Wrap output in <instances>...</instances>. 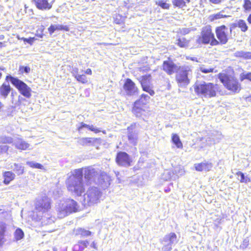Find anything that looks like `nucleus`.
Here are the masks:
<instances>
[{
	"label": "nucleus",
	"mask_w": 251,
	"mask_h": 251,
	"mask_svg": "<svg viewBox=\"0 0 251 251\" xmlns=\"http://www.w3.org/2000/svg\"><path fill=\"white\" fill-rule=\"evenodd\" d=\"M82 172V177L84 178L88 184H91L94 182L100 186L102 188L105 189L110 185V177L106 173L101 172L99 169L88 167L84 168L77 169Z\"/></svg>",
	"instance_id": "f257e3e1"
},
{
	"label": "nucleus",
	"mask_w": 251,
	"mask_h": 251,
	"mask_svg": "<svg viewBox=\"0 0 251 251\" xmlns=\"http://www.w3.org/2000/svg\"><path fill=\"white\" fill-rule=\"evenodd\" d=\"M68 190L76 196H80L85 191L82 172L75 170L66 182Z\"/></svg>",
	"instance_id": "f03ea898"
},
{
	"label": "nucleus",
	"mask_w": 251,
	"mask_h": 251,
	"mask_svg": "<svg viewBox=\"0 0 251 251\" xmlns=\"http://www.w3.org/2000/svg\"><path fill=\"white\" fill-rule=\"evenodd\" d=\"M195 93L199 96L206 98L215 97L219 90L217 84L212 83H196L194 86Z\"/></svg>",
	"instance_id": "7ed1b4c3"
},
{
	"label": "nucleus",
	"mask_w": 251,
	"mask_h": 251,
	"mask_svg": "<svg viewBox=\"0 0 251 251\" xmlns=\"http://www.w3.org/2000/svg\"><path fill=\"white\" fill-rule=\"evenodd\" d=\"M56 209L58 217L63 218L73 212L77 211L78 206L74 200L68 199L60 201L56 206Z\"/></svg>",
	"instance_id": "20e7f679"
},
{
	"label": "nucleus",
	"mask_w": 251,
	"mask_h": 251,
	"mask_svg": "<svg viewBox=\"0 0 251 251\" xmlns=\"http://www.w3.org/2000/svg\"><path fill=\"white\" fill-rule=\"evenodd\" d=\"M192 71L189 66H182L177 70L176 80L180 87H185L190 83Z\"/></svg>",
	"instance_id": "39448f33"
},
{
	"label": "nucleus",
	"mask_w": 251,
	"mask_h": 251,
	"mask_svg": "<svg viewBox=\"0 0 251 251\" xmlns=\"http://www.w3.org/2000/svg\"><path fill=\"white\" fill-rule=\"evenodd\" d=\"M101 197V192L99 188L95 187H90L83 196L84 204L91 206L97 203L100 201Z\"/></svg>",
	"instance_id": "423d86ee"
},
{
	"label": "nucleus",
	"mask_w": 251,
	"mask_h": 251,
	"mask_svg": "<svg viewBox=\"0 0 251 251\" xmlns=\"http://www.w3.org/2000/svg\"><path fill=\"white\" fill-rule=\"evenodd\" d=\"M199 44H207L210 43L212 46L218 44L219 42L214 38V34L212 33L211 27L206 26L202 28L201 36H199L197 40Z\"/></svg>",
	"instance_id": "0eeeda50"
},
{
	"label": "nucleus",
	"mask_w": 251,
	"mask_h": 251,
	"mask_svg": "<svg viewBox=\"0 0 251 251\" xmlns=\"http://www.w3.org/2000/svg\"><path fill=\"white\" fill-rule=\"evenodd\" d=\"M220 81L228 90L234 93H238L240 90V85L233 77H230L225 74L219 75Z\"/></svg>",
	"instance_id": "6e6552de"
},
{
	"label": "nucleus",
	"mask_w": 251,
	"mask_h": 251,
	"mask_svg": "<svg viewBox=\"0 0 251 251\" xmlns=\"http://www.w3.org/2000/svg\"><path fill=\"white\" fill-rule=\"evenodd\" d=\"M6 79L9 80L24 96L26 98L30 97L31 89L25 83L11 76H7Z\"/></svg>",
	"instance_id": "1a4fd4ad"
},
{
	"label": "nucleus",
	"mask_w": 251,
	"mask_h": 251,
	"mask_svg": "<svg viewBox=\"0 0 251 251\" xmlns=\"http://www.w3.org/2000/svg\"><path fill=\"white\" fill-rule=\"evenodd\" d=\"M50 208V200L48 197L43 196L37 200L35 203V209L38 212L45 213Z\"/></svg>",
	"instance_id": "9d476101"
},
{
	"label": "nucleus",
	"mask_w": 251,
	"mask_h": 251,
	"mask_svg": "<svg viewBox=\"0 0 251 251\" xmlns=\"http://www.w3.org/2000/svg\"><path fill=\"white\" fill-rule=\"evenodd\" d=\"M116 162L119 165L126 167L130 166L131 160L126 152H120L117 155Z\"/></svg>",
	"instance_id": "9b49d317"
},
{
	"label": "nucleus",
	"mask_w": 251,
	"mask_h": 251,
	"mask_svg": "<svg viewBox=\"0 0 251 251\" xmlns=\"http://www.w3.org/2000/svg\"><path fill=\"white\" fill-rule=\"evenodd\" d=\"M228 30V28L225 25L218 27L216 29L217 37L222 44H225L227 42V34Z\"/></svg>",
	"instance_id": "f8f14e48"
},
{
	"label": "nucleus",
	"mask_w": 251,
	"mask_h": 251,
	"mask_svg": "<svg viewBox=\"0 0 251 251\" xmlns=\"http://www.w3.org/2000/svg\"><path fill=\"white\" fill-rule=\"evenodd\" d=\"M217 136H218L217 138L212 137L201 138V143L200 145L201 148H203L207 146H211L212 145L219 143L220 140L223 138V136L222 134L218 133H217Z\"/></svg>",
	"instance_id": "ddd939ff"
},
{
	"label": "nucleus",
	"mask_w": 251,
	"mask_h": 251,
	"mask_svg": "<svg viewBox=\"0 0 251 251\" xmlns=\"http://www.w3.org/2000/svg\"><path fill=\"white\" fill-rule=\"evenodd\" d=\"M13 145L16 149L21 151L31 149V148H30V145L23 139L20 137L15 138Z\"/></svg>",
	"instance_id": "4468645a"
},
{
	"label": "nucleus",
	"mask_w": 251,
	"mask_h": 251,
	"mask_svg": "<svg viewBox=\"0 0 251 251\" xmlns=\"http://www.w3.org/2000/svg\"><path fill=\"white\" fill-rule=\"evenodd\" d=\"M37 8L45 10L50 9L52 7L53 0H33Z\"/></svg>",
	"instance_id": "2eb2a0df"
},
{
	"label": "nucleus",
	"mask_w": 251,
	"mask_h": 251,
	"mask_svg": "<svg viewBox=\"0 0 251 251\" xmlns=\"http://www.w3.org/2000/svg\"><path fill=\"white\" fill-rule=\"evenodd\" d=\"M150 77V75H145L143 76H142L140 81L143 90L144 91L148 92L150 95L153 96L154 94V92L152 89L151 87L149 85Z\"/></svg>",
	"instance_id": "dca6fc26"
},
{
	"label": "nucleus",
	"mask_w": 251,
	"mask_h": 251,
	"mask_svg": "<svg viewBox=\"0 0 251 251\" xmlns=\"http://www.w3.org/2000/svg\"><path fill=\"white\" fill-rule=\"evenodd\" d=\"M124 89L127 94L130 95H133L137 90V88L135 86L134 83L129 78L126 80L124 85Z\"/></svg>",
	"instance_id": "f3484780"
},
{
	"label": "nucleus",
	"mask_w": 251,
	"mask_h": 251,
	"mask_svg": "<svg viewBox=\"0 0 251 251\" xmlns=\"http://www.w3.org/2000/svg\"><path fill=\"white\" fill-rule=\"evenodd\" d=\"M163 69L167 74L171 75L177 70V67L173 62L166 61L164 62Z\"/></svg>",
	"instance_id": "a211bd4d"
},
{
	"label": "nucleus",
	"mask_w": 251,
	"mask_h": 251,
	"mask_svg": "<svg viewBox=\"0 0 251 251\" xmlns=\"http://www.w3.org/2000/svg\"><path fill=\"white\" fill-rule=\"evenodd\" d=\"M65 30L69 31V28L67 25H51L49 28L48 31L50 35H51L55 31Z\"/></svg>",
	"instance_id": "6ab92c4d"
},
{
	"label": "nucleus",
	"mask_w": 251,
	"mask_h": 251,
	"mask_svg": "<svg viewBox=\"0 0 251 251\" xmlns=\"http://www.w3.org/2000/svg\"><path fill=\"white\" fill-rule=\"evenodd\" d=\"M195 168L198 171H209L212 168V164L211 163L202 162L199 164H196Z\"/></svg>",
	"instance_id": "aec40b11"
},
{
	"label": "nucleus",
	"mask_w": 251,
	"mask_h": 251,
	"mask_svg": "<svg viewBox=\"0 0 251 251\" xmlns=\"http://www.w3.org/2000/svg\"><path fill=\"white\" fill-rule=\"evenodd\" d=\"M11 88L9 84L3 83L0 87V94L4 98H6L10 92Z\"/></svg>",
	"instance_id": "412c9836"
},
{
	"label": "nucleus",
	"mask_w": 251,
	"mask_h": 251,
	"mask_svg": "<svg viewBox=\"0 0 251 251\" xmlns=\"http://www.w3.org/2000/svg\"><path fill=\"white\" fill-rule=\"evenodd\" d=\"M164 241L169 242V245H172L173 244L176 243V235L175 233H171L168 235H166L164 239Z\"/></svg>",
	"instance_id": "4be33fe9"
},
{
	"label": "nucleus",
	"mask_w": 251,
	"mask_h": 251,
	"mask_svg": "<svg viewBox=\"0 0 251 251\" xmlns=\"http://www.w3.org/2000/svg\"><path fill=\"white\" fill-rule=\"evenodd\" d=\"M6 229V224L0 221V245H1L4 242V236Z\"/></svg>",
	"instance_id": "5701e85b"
},
{
	"label": "nucleus",
	"mask_w": 251,
	"mask_h": 251,
	"mask_svg": "<svg viewBox=\"0 0 251 251\" xmlns=\"http://www.w3.org/2000/svg\"><path fill=\"white\" fill-rule=\"evenodd\" d=\"M3 176L4 180L3 182L5 184H8L11 181L14 179L15 177V175L11 172H5L4 173Z\"/></svg>",
	"instance_id": "b1692460"
},
{
	"label": "nucleus",
	"mask_w": 251,
	"mask_h": 251,
	"mask_svg": "<svg viewBox=\"0 0 251 251\" xmlns=\"http://www.w3.org/2000/svg\"><path fill=\"white\" fill-rule=\"evenodd\" d=\"M150 99V97L145 94H142L141 96L140 99L135 102V105H141L147 104Z\"/></svg>",
	"instance_id": "393cba45"
},
{
	"label": "nucleus",
	"mask_w": 251,
	"mask_h": 251,
	"mask_svg": "<svg viewBox=\"0 0 251 251\" xmlns=\"http://www.w3.org/2000/svg\"><path fill=\"white\" fill-rule=\"evenodd\" d=\"M172 142L176 145L178 149L182 148L183 145L181 143L179 137L176 134L173 133L172 135Z\"/></svg>",
	"instance_id": "a878e982"
},
{
	"label": "nucleus",
	"mask_w": 251,
	"mask_h": 251,
	"mask_svg": "<svg viewBox=\"0 0 251 251\" xmlns=\"http://www.w3.org/2000/svg\"><path fill=\"white\" fill-rule=\"evenodd\" d=\"M235 26L239 27L243 32H245L248 30V26L245 21L239 20L235 24Z\"/></svg>",
	"instance_id": "bb28decb"
},
{
	"label": "nucleus",
	"mask_w": 251,
	"mask_h": 251,
	"mask_svg": "<svg viewBox=\"0 0 251 251\" xmlns=\"http://www.w3.org/2000/svg\"><path fill=\"white\" fill-rule=\"evenodd\" d=\"M237 56L242 57L246 59H251V51H238L236 52Z\"/></svg>",
	"instance_id": "cd10ccee"
},
{
	"label": "nucleus",
	"mask_w": 251,
	"mask_h": 251,
	"mask_svg": "<svg viewBox=\"0 0 251 251\" xmlns=\"http://www.w3.org/2000/svg\"><path fill=\"white\" fill-rule=\"evenodd\" d=\"M76 234L80 235L81 237H87L91 235V232L89 230L80 228L76 230Z\"/></svg>",
	"instance_id": "c85d7f7f"
},
{
	"label": "nucleus",
	"mask_w": 251,
	"mask_h": 251,
	"mask_svg": "<svg viewBox=\"0 0 251 251\" xmlns=\"http://www.w3.org/2000/svg\"><path fill=\"white\" fill-rule=\"evenodd\" d=\"M89 245V242L87 240H80L78 242V244L75 246V248L78 246V250L82 251L86 248Z\"/></svg>",
	"instance_id": "c756f323"
},
{
	"label": "nucleus",
	"mask_w": 251,
	"mask_h": 251,
	"mask_svg": "<svg viewBox=\"0 0 251 251\" xmlns=\"http://www.w3.org/2000/svg\"><path fill=\"white\" fill-rule=\"evenodd\" d=\"M226 15L223 14V12H220L218 13L212 14L209 16V19L211 21H214L215 20L219 19L222 18L227 17Z\"/></svg>",
	"instance_id": "7c9ffc66"
},
{
	"label": "nucleus",
	"mask_w": 251,
	"mask_h": 251,
	"mask_svg": "<svg viewBox=\"0 0 251 251\" xmlns=\"http://www.w3.org/2000/svg\"><path fill=\"white\" fill-rule=\"evenodd\" d=\"M14 142L13 139L11 137L2 136L0 137V143L11 144Z\"/></svg>",
	"instance_id": "2f4dec72"
},
{
	"label": "nucleus",
	"mask_w": 251,
	"mask_h": 251,
	"mask_svg": "<svg viewBox=\"0 0 251 251\" xmlns=\"http://www.w3.org/2000/svg\"><path fill=\"white\" fill-rule=\"evenodd\" d=\"M140 106L141 105H135V103H134V106L133 108L132 112L137 117L141 116L143 112H144L142 109L140 107Z\"/></svg>",
	"instance_id": "473e14b6"
},
{
	"label": "nucleus",
	"mask_w": 251,
	"mask_h": 251,
	"mask_svg": "<svg viewBox=\"0 0 251 251\" xmlns=\"http://www.w3.org/2000/svg\"><path fill=\"white\" fill-rule=\"evenodd\" d=\"M94 139L91 138H82L79 139V143L82 145H86L88 144H91L93 143Z\"/></svg>",
	"instance_id": "72a5a7b5"
},
{
	"label": "nucleus",
	"mask_w": 251,
	"mask_h": 251,
	"mask_svg": "<svg viewBox=\"0 0 251 251\" xmlns=\"http://www.w3.org/2000/svg\"><path fill=\"white\" fill-rule=\"evenodd\" d=\"M26 164L31 168L40 169H44V167L42 165L34 161H27L26 162Z\"/></svg>",
	"instance_id": "f704fd0d"
},
{
	"label": "nucleus",
	"mask_w": 251,
	"mask_h": 251,
	"mask_svg": "<svg viewBox=\"0 0 251 251\" xmlns=\"http://www.w3.org/2000/svg\"><path fill=\"white\" fill-rule=\"evenodd\" d=\"M14 235L17 240H19L23 238L24 236V233L23 230L20 228H17L14 233Z\"/></svg>",
	"instance_id": "c9c22d12"
},
{
	"label": "nucleus",
	"mask_w": 251,
	"mask_h": 251,
	"mask_svg": "<svg viewBox=\"0 0 251 251\" xmlns=\"http://www.w3.org/2000/svg\"><path fill=\"white\" fill-rule=\"evenodd\" d=\"M237 178L241 182L247 183L249 181V179L247 177H245L244 174L241 172H238L236 173Z\"/></svg>",
	"instance_id": "e433bc0d"
},
{
	"label": "nucleus",
	"mask_w": 251,
	"mask_h": 251,
	"mask_svg": "<svg viewBox=\"0 0 251 251\" xmlns=\"http://www.w3.org/2000/svg\"><path fill=\"white\" fill-rule=\"evenodd\" d=\"M177 44L180 47L185 48L188 47L189 42L186 39L182 38L178 39Z\"/></svg>",
	"instance_id": "4c0bfd02"
},
{
	"label": "nucleus",
	"mask_w": 251,
	"mask_h": 251,
	"mask_svg": "<svg viewBox=\"0 0 251 251\" xmlns=\"http://www.w3.org/2000/svg\"><path fill=\"white\" fill-rule=\"evenodd\" d=\"M128 140L133 145H135L136 144L137 137V134L135 133L130 132L128 135Z\"/></svg>",
	"instance_id": "58836bf2"
},
{
	"label": "nucleus",
	"mask_w": 251,
	"mask_h": 251,
	"mask_svg": "<svg viewBox=\"0 0 251 251\" xmlns=\"http://www.w3.org/2000/svg\"><path fill=\"white\" fill-rule=\"evenodd\" d=\"M174 5L179 8H182L185 6V2L184 0H173Z\"/></svg>",
	"instance_id": "ea45409f"
},
{
	"label": "nucleus",
	"mask_w": 251,
	"mask_h": 251,
	"mask_svg": "<svg viewBox=\"0 0 251 251\" xmlns=\"http://www.w3.org/2000/svg\"><path fill=\"white\" fill-rule=\"evenodd\" d=\"M75 78L77 81L82 83H86L88 82L87 78L84 75H76Z\"/></svg>",
	"instance_id": "a19ab883"
},
{
	"label": "nucleus",
	"mask_w": 251,
	"mask_h": 251,
	"mask_svg": "<svg viewBox=\"0 0 251 251\" xmlns=\"http://www.w3.org/2000/svg\"><path fill=\"white\" fill-rule=\"evenodd\" d=\"M156 4L160 6L163 9H168L170 7V4L164 2L162 0H158L156 1Z\"/></svg>",
	"instance_id": "79ce46f5"
},
{
	"label": "nucleus",
	"mask_w": 251,
	"mask_h": 251,
	"mask_svg": "<svg viewBox=\"0 0 251 251\" xmlns=\"http://www.w3.org/2000/svg\"><path fill=\"white\" fill-rule=\"evenodd\" d=\"M14 170H15L18 175L22 174L24 171V167L21 164H15Z\"/></svg>",
	"instance_id": "37998d69"
},
{
	"label": "nucleus",
	"mask_w": 251,
	"mask_h": 251,
	"mask_svg": "<svg viewBox=\"0 0 251 251\" xmlns=\"http://www.w3.org/2000/svg\"><path fill=\"white\" fill-rule=\"evenodd\" d=\"M244 3L243 7L245 11H250L251 10V1L250 0H244Z\"/></svg>",
	"instance_id": "c03bdc74"
},
{
	"label": "nucleus",
	"mask_w": 251,
	"mask_h": 251,
	"mask_svg": "<svg viewBox=\"0 0 251 251\" xmlns=\"http://www.w3.org/2000/svg\"><path fill=\"white\" fill-rule=\"evenodd\" d=\"M247 79L251 81V73H248L247 74L242 73L240 75V79L241 81Z\"/></svg>",
	"instance_id": "a18cd8bd"
},
{
	"label": "nucleus",
	"mask_w": 251,
	"mask_h": 251,
	"mask_svg": "<svg viewBox=\"0 0 251 251\" xmlns=\"http://www.w3.org/2000/svg\"><path fill=\"white\" fill-rule=\"evenodd\" d=\"M163 179L168 180L171 178V173L169 171H165L162 176Z\"/></svg>",
	"instance_id": "49530a36"
},
{
	"label": "nucleus",
	"mask_w": 251,
	"mask_h": 251,
	"mask_svg": "<svg viewBox=\"0 0 251 251\" xmlns=\"http://www.w3.org/2000/svg\"><path fill=\"white\" fill-rule=\"evenodd\" d=\"M200 70L203 73H208L210 72H212L213 71V68H206L204 66H201L200 67Z\"/></svg>",
	"instance_id": "de8ad7c7"
},
{
	"label": "nucleus",
	"mask_w": 251,
	"mask_h": 251,
	"mask_svg": "<svg viewBox=\"0 0 251 251\" xmlns=\"http://www.w3.org/2000/svg\"><path fill=\"white\" fill-rule=\"evenodd\" d=\"M19 71L21 73H23L24 72H25V73L27 74L30 71V68H29V67H28L27 66H25V67L21 66L19 69Z\"/></svg>",
	"instance_id": "09e8293b"
},
{
	"label": "nucleus",
	"mask_w": 251,
	"mask_h": 251,
	"mask_svg": "<svg viewBox=\"0 0 251 251\" xmlns=\"http://www.w3.org/2000/svg\"><path fill=\"white\" fill-rule=\"evenodd\" d=\"M9 148V146L6 145H0V153H3L6 152L8 151Z\"/></svg>",
	"instance_id": "8fccbe9b"
},
{
	"label": "nucleus",
	"mask_w": 251,
	"mask_h": 251,
	"mask_svg": "<svg viewBox=\"0 0 251 251\" xmlns=\"http://www.w3.org/2000/svg\"><path fill=\"white\" fill-rule=\"evenodd\" d=\"M88 129L91 131H94L95 133H98L100 131V130L98 128H97L96 127L94 126L93 125H90Z\"/></svg>",
	"instance_id": "3c124183"
},
{
	"label": "nucleus",
	"mask_w": 251,
	"mask_h": 251,
	"mask_svg": "<svg viewBox=\"0 0 251 251\" xmlns=\"http://www.w3.org/2000/svg\"><path fill=\"white\" fill-rule=\"evenodd\" d=\"M78 70L77 68H73L72 73L73 75L75 78L76 75H78L79 74H78Z\"/></svg>",
	"instance_id": "603ef678"
},
{
	"label": "nucleus",
	"mask_w": 251,
	"mask_h": 251,
	"mask_svg": "<svg viewBox=\"0 0 251 251\" xmlns=\"http://www.w3.org/2000/svg\"><path fill=\"white\" fill-rule=\"evenodd\" d=\"M81 126L79 127L78 128V130L79 131H80L82 129V127H86L87 128H89V126H90V125H87L86 124H84L83 123H81Z\"/></svg>",
	"instance_id": "864d4df0"
},
{
	"label": "nucleus",
	"mask_w": 251,
	"mask_h": 251,
	"mask_svg": "<svg viewBox=\"0 0 251 251\" xmlns=\"http://www.w3.org/2000/svg\"><path fill=\"white\" fill-rule=\"evenodd\" d=\"M91 247L95 249H97L98 247L97 246V243L95 242H93L91 244Z\"/></svg>",
	"instance_id": "5fc2aeb1"
},
{
	"label": "nucleus",
	"mask_w": 251,
	"mask_h": 251,
	"mask_svg": "<svg viewBox=\"0 0 251 251\" xmlns=\"http://www.w3.org/2000/svg\"><path fill=\"white\" fill-rule=\"evenodd\" d=\"M24 41H25L29 44H31L32 43V40L31 39H26V38H24Z\"/></svg>",
	"instance_id": "6e6d98bb"
},
{
	"label": "nucleus",
	"mask_w": 251,
	"mask_h": 251,
	"mask_svg": "<svg viewBox=\"0 0 251 251\" xmlns=\"http://www.w3.org/2000/svg\"><path fill=\"white\" fill-rule=\"evenodd\" d=\"M85 73L88 75H91L92 74V70L90 69H88L85 71Z\"/></svg>",
	"instance_id": "4d7b16f0"
},
{
	"label": "nucleus",
	"mask_w": 251,
	"mask_h": 251,
	"mask_svg": "<svg viewBox=\"0 0 251 251\" xmlns=\"http://www.w3.org/2000/svg\"><path fill=\"white\" fill-rule=\"evenodd\" d=\"M183 33L186 34L188 33L189 32V30L188 29L184 28L183 29Z\"/></svg>",
	"instance_id": "13d9d810"
},
{
	"label": "nucleus",
	"mask_w": 251,
	"mask_h": 251,
	"mask_svg": "<svg viewBox=\"0 0 251 251\" xmlns=\"http://www.w3.org/2000/svg\"><path fill=\"white\" fill-rule=\"evenodd\" d=\"M248 22L250 23V24H251V14H250L249 15V16L248 17Z\"/></svg>",
	"instance_id": "bf43d9fd"
},
{
	"label": "nucleus",
	"mask_w": 251,
	"mask_h": 251,
	"mask_svg": "<svg viewBox=\"0 0 251 251\" xmlns=\"http://www.w3.org/2000/svg\"><path fill=\"white\" fill-rule=\"evenodd\" d=\"M5 43L4 42H0V48H1L2 47H5Z\"/></svg>",
	"instance_id": "052dcab7"
},
{
	"label": "nucleus",
	"mask_w": 251,
	"mask_h": 251,
	"mask_svg": "<svg viewBox=\"0 0 251 251\" xmlns=\"http://www.w3.org/2000/svg\"><path fill=\"white\" fill-rule=\"evenodd\" d=\"M3 107V105L2 104V103L0 101V111L1 110V109H2Z\"/></svg>",
	"instance_id": "680f3d73"
},
{
	"label": "nucleus",
	"mask_w": 251,
	"mask_h": 251,
	"mask_svg": "<svg viewBox=\"0 0 251 251\" xmlns=\"http://www.w3.org/2000/svg\"><path fill=\"white\" fill-rule=\"evenodd\" d=\"M4 38V35H0V40H3Z\"/></svg>",
	"instance_id": "e2e57ef3"
},
{
	"label": "nucleus",
	"mask_w": 251,
	"mask_h": 251,
	"mask_svg": "<svg viewBox=\"0 0 251 251\" xmlns=\"http://www.w3.org/2000/svg\"><path fill=\"white\" fill-rule=\"evenodd\" d=\"M190 59L193 60V61L196 60V58H195V57H191V58H190Z\"/></svg>",
	"instance_id": "0e129e2a"
},
{
	"label": "nucleus",
	"mask_w": 251,
	"mask_h": 251,
	"mask_svg": "<svg viewBox=\"0 0 251 251\" xmlns=\"http://www.w3.org/2000/svg\"><path fill=\"white\" fill-rule=\"evenodd\" d=\"M50 221L48 222L49 223H50L51 222H53V220H52L51 219H49Z\"/></svg>",
	"instance_id": "69168bd1"
},
{
	"label": "nucleus",
	"mask_w": 251,
	"mask_h": 251,
	"mask_svg": "<svg viewBox=\"0 0 251 251\" xmlns=\"http://www.w3.org/2000/svg\"><path fill=\"white\" fill-rule=\"evenodd\" d=\"M115 174H116V176H118L119 174V172H118L117 173H115Z\"/></svg>",
	"instance_id": "338daca9"
},
{
	"label": "nucleus",
	"mask_w": 251,
	"mask_h": 251,
	"mask_svg": "<svg viewBox=\"0 0 251 251\" xmlns=\"http://www.w3.org/2000/svg\"><path fill=\"white\" fill-rule=\"evenodd\" d=\"M53 251H56V249H53Z\"/></svg>",
	"instance_id": "774afa93"
}]
</instances>
